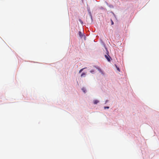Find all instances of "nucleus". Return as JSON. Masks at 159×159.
I'll return each instance as SVG.
<instances>
[{"mask_svg":"<svg viewBox=\"0 0 159 159\" xmlns=\"http://www.w3.org/2000/svg\"><path fill=\"white\" fill-rule=\"evenodd\" d=\"M105 57L108 61L110 62L111 61L110 59V57L108 54H107V55H105Z\"/></svg>","mask_w":159,"mask_h":159,"instance_id":"nucleus-1","label":"nucleus"},{"mask_svg":"<svg viewBox=\"0 0 159 159\" xmlns=\"http://www.w3.org/2000/svg\"><path fill=\"white\" fill-rule=\"evenodd\" d=\"M96 68L102 74H103V71H102V70L99 68L98 67H96Z\"/></svg>","mask_w":159,"mask_h":159,"instance_id":"nucleus-2","label":"nucleus"},{"mask_svg":"<svg viewBox=\"0 0 159 159\" xmlns=\"http://www.w3.org/2000/svg\"><path fill=\"white\" fill-rule=\"evenodd\" d=\"M78 34H79V36L81 38H82L83 36V35H82V34L81 32V31H79Z\"/></svg>","mask_w":159,"mask_h":159,"instance_id":"nucleus-3","label":"nucleus"},{"mask_svg":"<svg viewBox=\"0 0 159 159\" xmlns=\"http://www.w3.org/2000/svg\"><path fill=\"white\" fill-rule=\"evenodd\" d=\"M99 102V101L98 100H94L93 101V103L95 104H97Z\"/></svg>","mask_w":159,"mask_h":159,"instance_id":"nucleus-4","label":"nucleus"},{"mask_svg":"<svg viewBox=\"0 0 159 159\" xmlns=\"http://www.w3.org/2000/svg\"><path fill=\"white\" fill-rule=\"evenodd\" d=\"M86 75V73H83L81 74V77H85V75Z\"/></svg>","mask_w":159,"mask_h":159,"instance_id":"nucleus-5","label":"nucleus"},{"mask_svg":"<svg viewBox=\"0 0 159 159\" xmlns=\"http://www.w3.org/2000/svg\"><path fill=\"white\" fill-rule=\"evenodd\" d=\"M82 90L83 91V92L85 93V91H86V90H85V88H83L82 89Z\"/></svg>","mask_w":159,"mask_h":159,"instance_id":"nucleus-6","label":"nucleus"},{"mask_svg":"<svg viewBox=\"0 0 159 159\" xmlns=\"http://www.w3.org/2000/svg\"><path fill=\"white\" fill-rule=\"evenodd\" d=\"M85 68H82V69H80V71H79V73H80Z\"/></svg>","mask_w":159,"mask_h":159,"instance_id":"nucleus-7","label":"nucleus"},{"mask_svg":"<svg viewBox=\"0 0 159 159\" xmlns=\"http://www.w3.org/2000/svg\"><path fill=\"white\" fill-rule=\"evenodd\" d=\"M90 72L91 73L93 74L94 72V71L93 70H92Z\"/></svg>","mask_w":159,"mask_h":159,"instance_id":"nucleus-8","label":"nucleus"},{"mask_svg":"<svg viewBox=\"0 0 159 159\" xmlns=\"http://www.w3.org/2000/svg\"><path fill=\"white\" fill-rule=\"evenodd\" d=\"M79 21L80 22V23L82 24H83V21H82V20H80V19H79Z\"/></svg>","mask_w":159,"mask_h":159,"instance_id":"nucleus-9","label":"nucleus"},{"mask_svg":"<svg viewBox=\"0 0 159 159\" xmlns=\"http://www.w3.org/2000/svg\"><path fill=\"white\" fill-rule=\"evenodd\" d=\"M109 107H104V109H109Z\"/></svg>","mask_w":159,"mask_h":159,"instance_id":"nucleus-10","label":"nucleus"},{"mask_svg":"<svg viewBox=\"0 0 159 159\" xmlns=\"http://www.w3.org/2000/svg\"><path fill=\"white\" fill-rule=\"evenodd\" d=\"M111 20V25H113L114 22H113V21Z\"/></svg>","mask_w":159,"mask_h":159,"instance_id":"nucleus-11","label":"nucleus"},{"mask_svg":"<svg viewBox=\"0 0 159 159\" xmlns=\"http://www.w3.org/2000/svg\"><path fill=\"white\" fill-rule=\"evenodd\" d=\"M116 67L117 68V70L119 71H120V69L118 67H117L116 66Z\"/></svg>","mask_w":159,"mask_h":159,"instance_id":"nucleus-12","label":"nucleus"}]
</instances>
